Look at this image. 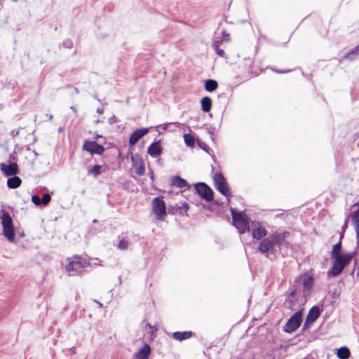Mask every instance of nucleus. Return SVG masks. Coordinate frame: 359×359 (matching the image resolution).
Returning <instances> with one entry per match:
<instances>
[{"instance_id": "nucleus-1", "label": "nucleus", "mask_w": 359, "mask_h": 359, "mask_svg": "<svg viewBox=\"0 0 359 359\" xmlns=\"http://www.w3.org/2000/svg\"><path fill=\"white\" fill-rule=\"evenodd\" d=\"M289 235L290 233L286 231L281 233L274 232L260 242L259 245V252L267 257L269 252L276 253L280 250L281 246L287 244L285 239Z\"/></svg>"}, {"instance_id": "nucleus-2", "label": "nucleus", "mask_w": 359, "mask_h": 359, "mask_svg": "<svg viewBox=\"0 0 359 359\" xmlns=\"http://www.w3.org/2000/svg\"><path fill=\"white\" fill-rule=\"evenodd\" d=\"M355 253V252H351L332 257L334 262L330 270L327 271V276L336 277L341 274L344 268L350 264Z\"/></svg>"}, {"instance_id": "nucleus-3", "label": "nucleus", "mask_w": 359, "mask_h": 359, "mask_svg": "<svg viewBox=\"0 0 359 359\" xmlns=\"http://www.w3.org/2000/svg\"><path fill=\"white\" fill-rule=\"evenodd\" d=\"M67 261L68 263L65 266V270L69 276L81 274L86 268L90 266V262L86 259L79 256L67 258Z\"/></svg>"}, {"instance_id": "nucleus-4", "label": "nucleus", "mask_w": 359, "mask_h": 359, "mask_svg": "<svg viewBox=\"0 0 359 359\" xmlns=\"http://www.w3.org/2000/svg\"><path fill=\"white\" fill-rule=\"evenodd\" d=\"M1 224L3 226V234L8 241L13 243L15 241V234L13 224V220L9 213H3L1 218Z\"/></svg>"}, {"instance_id": "nucleus-5", "label": "nucleus", "mask_w": 359, "mask_h": 359, "mask_svg": "<svg viewBox=\"0 0 359 359\" xmlns=\"http://www.w3.org/2000/svg\"><path fill=\"white\" fill-rule=\"evenodd\" d=\"M233 225L240 233H244L246 230H250L249 222L243 217L242 212H237L235 209H231Z\"/></svg>"}, {"instance_id": "nucleus-6", "label": "nucleus", "mask_w": 359, "mask_h": 359, "mask_svg": "<svg viewBox=\"0 0 359 359\" xmlns=\"http://www.w3.org/2000/svg\"><path fill=\"white\" fill-rule=\"evenodd\" d=\"M213 182L217 190L222 195L228 197L230 196V191L226 181L221 172H217L213 175Z\"/></svg>"}, {"instance_id": "nucleus-7", "label": "nucleus", "mask_w": 359, "mask_h": 359, "mask_svg": "<svg viewBox=\"0 0 359 359\" xmlns=\"http://www.w3.org/2000/svg\"><path fill=\"white\" fill-rule=\"evenodd\" d=\"M152 210L156 215V219L163 220L166 214L165 203L162 198L156 197L152 201Z\"/></svg>"}, {"instance_id": "nucleus-8", "label": "nucleus", "mask_w": 359, "mask_h": 359, "mask_svg": "<svg viewBox=\"0 0 359 359\" xmlns=\"http://www.w3.org/2000/svg\"><path fill=\"white\" fill-rule=\"evenodd\" d=\"M302 316L301 311L296 312L285 323L283 330L287 333L294 332L301 325Z\"/></svg>"}, {"instance_id": "nucleus-9", "label": "nucleus", "mask_w": 359, "mask_h": 359, "mask_svg": "<svg viewBox=\"0 0 359 359\" xmlns=\"http://www.w3.org/2000/svg\"><path fill=\"white\" fill-rule=\"evenodd\" d=\"M195 189L197 194L205 201L210 202L213 200V191L205 183H196L195 184Z\"/></svg>"}, {"instance_id": "nucleus-10", "label": "nucleus", "mask_w": 359, "mask_h": 359, "mask_svg": "<svg viewBox=\"0 0 359 359\" xmlns=\"http://www.w3.org/2000/svg\"><path fill=\"white\" fill-rule=\"evenodd\" d=\"M83 150L89 152L91 155H102L104 151V148L95 141L86 140L83 145Z\"/></svg>"}, {"instance_id": "nucleus-11", "label": "nucleus", "mask_w": 359, "mask_h": 359, "mask_svg": "<svg viewBox=\"0 0 359 359\" xmlns=\"http://www.w3.org/2000/svg\"><path fill=\"white\" fill-rule=\"evenodd\" d=\"M252 236L255 239L260 240L266 236L267 231L264 227L262 226V224L259 222L253 221L251 222L250 226Z\"/></svg>"}, {"instance_id": "nucleus-12", "label": "nucleus", "mask_w": 359, "mask_h": 359, "mask_svg": "<svg viewBox=\"0 0 359 359\" xmlns=\"http://www.w3.org/2000/svg\"><path fill=\"white\" fill-rule=\"evenodd\" d=\"M0 170L6 177L15 176L19 172V168L16 163L13 162L9 164L1 163Z\"/></svg>"}, {"instance_id": "nucleus-13", "label": "nucleus", "mask_w": 359, "mask_h": 359, "mask_svg": "<svg viewBox=\"0 0 359 359\" xmlns=\"http://www.w3.org/2000/svg\"><path fill=\"white\" fill-rule=\"evenodd\" d=\"M148 128H140L135 130L130 137L129 139V146L130 147H134V145L141 139L143 136H144L147 133H148Z\"/></svg>"}, {"instance_id": "nucleus-14", "label": "nucleus", "mask_w": 359, "mask_h": 359, "mask_svg": "<svg viewBox=\"0 0 359 359\" xmlns=\"http://www.w3.org/2000/svg\"><path fill=\"white\" fill-rule=\"evenodd\" d=\"M147 153L153 158L160 156L162 153V148L160 141L151 143L147 149Z\"/></svg>"}, {"instance_id": "nucleus-15", "label": "nucleus", "mask_w": 359, "mask_h": 359, "mask_svg": "<svg viewBox=\"0 0 359 359\" xmlns=\"http://www.w3.org/2000/svg\"><path fill=\"white\" fill-rule=\"evenodd\" d=\"M170 184L172 186L180 189H187L189 187V184L187 180L178 175L172 176L171 177Z\"/></svg>"}, {"instance_id": "nucleus-16", "label": "nucleus", "mask_w": 359, "mask_h": 359, "mask_svg": "<svg viewBox=\"0 0 359 359\" xmlns=\"http://www.w3.org/2000/svg\"><path fill=\"white\" fill-rule=\"evenodd\" d=\"M133 165L136 169V173L139 176H143L145 174V167L142 159L140 157L132 158Z\"/></svg>"}, {"instance_id": "nucleus-17", "label": "nucleus", "mask_w": 359, "mask_h": 359, "mask_svg": "<svg viewBox=\"0 0 359 359\" xmlns=\"http://www.w3.org/2000/svg\"><path fill=\"white\" fill-rule=\"evenodd\" d=\"M320 315V310L318 306H313L309 311V313L306 316L308 320H310V323H314L318 318Z\"/></svg>"}, {"instance_id": "nucleus-18", "label": "nucleus", "mask_w": 359, "mask_h": 359, "mask_svg": "<svg viewBox=\"0 0 359 359\" xmlns=\"http://www.w3.org/2000/svg\"><path fill=\"white\" fill-rule=\"evenodd\" d=\"M151 353V347L149 344H146L140 351L135 354L138 359H147Z\"/></svg>"}, {"instance_id": "nucleus-19", "label": "nucleus", "mask_w": 359, "mask_h": 359, "mask_svg": "<svg viewBox=\"0 0 359 359\" xmlns=\"http://www.w3.org/2000/svg\"><path fill=\"white\" fill-rule=\"evenodd\" d=\"M22 183L21 179L18 176H12L7 180V186L10 189H16L20 186Z\"/></svg>"}, {"instance_id": "nucleus-20", "label": "nucleus", "mask_w": 359, "mask_h": 359, "mask_svg": "<svg viewBox=\"0 0 359 359\" xmlns=\"http://www.w3.org/2000/svg\"><path fill=\"white\" fill-rule=\"evenodd\" d=\"M352 221L355 226L357 242L359 243V208L353 212Z\"/></svg>"}, {"instance_id": "nucleus-21", "label": "nucleus", "mask_w": 359, "mask_h": 359, "mask_svg": "<svg viewBox=\"0 0 359 359\" xmlns=\"http://www.w3.org/2000/svg\"><path fill=\"white\" fill-rule=\"evenodd\" d=\"M212 100L209 97H204L201 100V109L204 112H209L212 108Z\"/></svg>"}, {"instance_id": "nucleus-22", "label": "nucleus", "mask_w": 359, "mask_h": 359, "mask_svg": "<svg viewBox=\"0 0 359 359\" xmlns=\"http://www.w3.org/2000/svg\"><path fill=\"white\" fill-rule=\"evenodd\" d=\"M191 335V332H175L172 334V338L178 341H182L190 338Z\"/></svg>"}, {"instance_id": "nucleus-23", "label": "nucleus", "mask_w": 359, "mask_h": 359, "mask_svg": "<svg viewBox=\"0 0 359 359\" xmlns=\"http://www.w3.org/2000/svg\"><path fill=\"white\" fill-rule=\"evenodd\" d=\"M344 237V233H341L340 235L339 241L334 245L332 252H331V257H335V256L340 255V252L341 251V239Z\"/></svg>"}, {"instance_id": "nucleus-24", "label": "nucleus", "mask_w": 359, "mask_h": 359, "mask_svg": "<svg viewBox=\"0 0 359 359\" xmlns=\"http://www.w3.org/2000/svg\"><path fill=\"white\" fill-rule=\"evenodd\" d=\"M337 357L340 359H348L350 357L351 353L349 349L346 347H341L337 350Z\"/></svg>"}, {"instance_id": "nucleus-25", "label": "nucleus", "mask_w": 359, "mask_h": 359, "mask_svg": "<svg viewBox=\"0 0 359 359\" xmlns=\"http://www.w3.org/2000/svg\"><path fill=\"white\" fill-rule=\"evenodd\" d=\"M218 87V83L215 80L208 79L205 83V89L208 92L215 90Z\"/></svg>"}, {"instance_id": "nucleus-26", "label": "nucleus", "mask_w": 359, "mask_h": 359, "mask_svg": "<svg viewBox=\"0 0 359 359\" xmlns=\"http://www.w3.org/2000/svg\"><path fill=\"white\" fill-rule=\"evenodd\" d=\"M359 55V45L355 46L354 48H353L351 50H350L348 53H347L344 55V58L350 59V60H354L355 58V56Z\"/></svg>"}, {"instance_id": "nucleus-27", "label": "nucleus", "mask_w": 359, "mask_h": 359, "mask_svg": "<svg viewBox=\"0 0 359 359\" xmlns=\"http://www.w3.org/2000/svg\"><path fill=\"white\" fill-rule=\"evenodd\" d=\"M303 286L304 289L309 290H311L313 286V278L312 276H309L308 277L305 278L303 280Z\"/></svg>"}, {"instance_id": "nucleus-28", "label": "nucleus", "mask_w": 359, "mask_h": 359, "mask_svg": "<svg viewBox=\"0 0 359 359\" xmlns=\"http://www.w3.org/2000/svg\"><path fill=\"white\" fill-rule=\"evenodd\" d=\"M184 140L185 144L189 147H194L195 145V140L191 134H184Z\"/></svg>"}, {"instance_id": "nucleus-29", "label": "nucleus", "mask_w": 359, "mask_h": 359, "mask_svg": "<svg viewBox=\"0 0 359 359\" xmlns=\"http://www.w3.org/2000/svg\"><path fill=\"white\" fill-rule=\"evenodd\" d=\"M220 43H221V42H219V41H215L212 45L214 50H215L216 53L219 56H220L222 57H226L224 51L219 48Z\"/></svg>"}, {"instance_id": "nucleus-30", "label": "nucleus", "mask_w": 359, "mask_h": 359, "mask_svg": "<svg viewBox=\"0 0 359 359\" xmlns=\"http://www.w3.org/2000/svg\"><path fill=\"white\" fill-rule=\"evenodd\" d=\"M102 167L99 165H95L92 167L90 170H88V174H92L94 176H97L101 173Z\"/></svg>"}, {"instance_id": "nucleus-31", "label": "nucleus", "mask_w": 359, "mask_h": 359, "mask_svg": "<svg viewBox=\"0 0 359 359\" xmlns=\"http://www.w3.org/2000/svg\"><path fill=\"white\" fill-rule=\"evenodd\" d=\"M128 245H129V243H128V240L122 238L118 242L117 247L120 250H126L128 248Z\"/></svg>"}, {"instance_id": "nucleus-32", "label": "nucleus", "mask_w": 359, "mask_h": 359, "mask_svg": "<svg viewBox=\"0 0 359 359\" xmlns=\"http://www.w3.org/2000/svg\"><path fill=\"white\" fill-rule=\"evenodd\" d=\"M41 199V204L44 205H47L51 200V196L49 194H44Z\"/></svg>"}, {"instance_id": "nucleus-33", "label": "nucleus", "mask_w": 359, "mask_h": 359, "mask_svg": "<svg viewBox=\"0 0 359 359\" xmlns=\"http://www.w3.org/2000/svg\"><path fill=\"white\" fill-rule=\"evenodd\" d=\"M32 201L36 205H40L41 204V199L38 195H33L32 196Z\"/></svg>"}, {"instance_id": "nucleus-34", "label": "nucleus", "mask_w": 359, "mask_h": 359, "mask_svg": "<svg viewBox=\"0 0 359 359\" xmlns=\"http://www.w3.org/2000/svg\"><path fill=\"white\" fill-rule=\"evenodd\" d=\"M62 46L67 48H72L73 47V42L69 39H66L63 41Z\"/></svg>"}, {"instance_id": "nucleus-35", "label": "nucleus", "mask_w": 359, "mask_h": 359, "mask_svg": "<svg viewBox=\"0 0 359 359\" xmlns=\"http://www.w3.org/2000/svg\"><path fill=\"white\" fill-rule=\"evenodd\" d=\"M313 323H310V320H308V319L306 318V320L304 323L303 328H302L303 330H306V329L309 328Z\"/></svg>"}, {"instance_id": "nucleus-36", "label": "nucleus", "mask_w": 359, "mask_h": 359, "mask_svg": "<svg viewBox=\"0 0 359 359\" xmlns=\"http://www.w3.org/2000/svg\"><path fill=\"white\" fill-rule=\"evenodd\" d=\"M147 327H149L151 330V333H154L157 331V328L155 327L154 326H152L151 324L149 323H147Z\"/></svg>"}, {"instance_id": "nucleus-37", "label": "nucleus", "mask_w": 359, "mask_h": 359, "mask_svg": "<svg viewBox=\"0 0 359 359\" xmlns=\"http://www.w3.org/2000/svg\"><path fill=\"white\" fill-rule=\"evenodd\" d=\"M116 117L115 116H113L112 117H111L109 118V123L113 124L114 123H115L116 121Z\"/></svg>"}, {"instance_id": "nucleus-38", "label": "nucleus", "mask_w": 359, "mask_h": 359, "mask_svg": "<svg viewBox=\"0 0 359 359\" xmlns=\"http://www.w3.org/2000/svg\"><path fill=\"white\" fill-rule=\"evenodd\" d=\"M295 293H296V291L295 290H292L290 292L289 295H288V298L287 300H289V298L290 297H292L295 295Z\"/></svg>"}, {"instance_id": "nucleus-39", "label": "nucleus", "mask_w": 359, "mask_h": 359, "mask_svg": "<svg viewBox=\"0 0 359 359\" xmlns=\"http://www.w3.org/2000/svg\"><path fill=\"white\" fill-rule=\"evenodd\" d=\"M274 71L278 73H280V74L287 73V72H290V70H274Z\"/></svg>"}, {"instance_id": "nucleus-40", "label": "nucleus", "mask_w": 359, "mask_h": 359, "mask_svg": "<svg viewBox=\"0 0 359 359\" xmlns=\"http://www.w3.org/2000/svg\"><path fill=\"white\" fill-rule=\"evenodd\" d=\"M347 224H348V221L346 220L344 225L341 227L343 231H344L345 229L347 228Z\"/></svg>"}, {"instance_id": "nucleus-41", "label": "nucleus", "mask_w": 359, "mask_h": 359, "mask_svg": "<svg viewBox=\"0 0 359 359\" xmlns=\"http://www.w3.org/2000/svg\"><path fill=\"white\" fill-rule=\"evenodd\" d=\"M104 112V109L103 108H97V113L100 114H102Z\"/></svg>"}, {"instance_id": "nucleus-42", "label": "nucleus", "mask_w": 359, "mask_h": 359, "mask_svg": "<svg viewBox=\"0 0 359 359\" xmlns=\"http://www.w3.org/2000/svg\"><path fill=\"white\" fill-rule=\"evenodd\" d=\"M13 160H15V157H14V154H12L9 156V161H13Z\"/></svg>"}, {"instance_id": "nucleus-43", "label": "nucleus", "mask_w": 359, "mask_h": 359, "mask_svg": "<svg viewBox=\"0 0 359 359\" xmlns=\"http://www.w3.org/2000/svg\"><path fill=\"white\" fill-rule=\"evenodd\" d=\"M71 109L75 113V114H77V109L74 106H72L71 107Z\"/></svg>"}, {"instance_id": "nucleus-44", "label": "nucleus", "mask_w": 359, "mask_h": 359, "mask_svg": "<svg viewBox=\"0 0 359 359\" xmlns=\"http://www.w3.org/2000/svg\"><path fill=\"white\" fill-rule=\"evenodd\" d=\"M94 138L95 139L102 138V136L98 134H96V135L94 136Z\"/></svg>"}, {"instance_id": "nucleus-45", "label": "nucleus", "mask_w": 359, "mask_h": 359, "mask_svg": "<svg viewBox=\"0 0 359 359\" xmlns=\"http://www.w3.org/2000/svg\"><path fill=\"white\" fill-rule=\"evenodd\" d=\"M150 178L151 180L153 181L154 179V174H153V171H151L150 172Z\"/></svg>"}, {"instance_id": "nucleus-46", "label": "nucleus", "mask_w": 359, "mask_h": 359, "mask_svg": "<svg viewBox=\"0 0 359 359\" xmlns=\"http://www.w3.org/2000/svg\"><path fill=\"white\" fill-rule=\"evenodd\" d=\"M95 302L98 304L99 307H102V304L100 303V302H97V300H95Z\"/></svg>"}, {"instance_id": "nucleus-47", "label": "nucleus", "mask_w": 359, "mask_h": 359, "mask_svg": "<svg viewBox=\"0 0 359 359\" xmlns=\"http://www.w3.org/2000/svg\"><path fill=\"white\" fill-rule=\"evenodd\" d=\"M225 39L224 40H229V34H226L225 36H224Z\"/></svg>"}, {"instance_id": "nucleus-48", "label": "nucleus", "mask_w": 359, "mask_h": 359, "mask_svg": "<svg viewBox=\"0 0 359 359\" xmlns=\"http://www.w3.org/2000/svg\"><path fill=\"white\" fill-rule=\"evenodd\" d=\"M48 116L49 120H52L53 118L52 114H49V115H48Z\"/></svg>"}, {"instance_id": "nucleus-49", "label": "nucleus", "mask_w": 359, "mask_h": 359, "mask_svg": "<svg viewBox=\"0 0 359 359\" xmlns=\"http://www.w3.org/2000/svg\"><path fill=\"white\" fill-rule=\"evenodd\" d=\"M184 208H185L186 210H187V209H188V208H189V207H188V204H187V203H184Z\"/></svg>"}, {"instance_id": "nucleus-50", "label": "nucleus", "mask_w": 359, "mask_h": 359, "mask_svg": "<svg viewBox=\"0 0 359 359\" xmlns=\"http://www.w3.org/2000/svg\"><path fill=\"white\" fill-rule=\"evenodd\" d=\"M74 91H75L76 93H79V89L77 88H74Z\"/></svg>"}, {"instance_id": "nucleus-51", "label": "nucleus", "mask_w": 359, "mask_h": 359, "mask_svg": "<svg viewBox=\"0 0 359 359\" xmlns=\"http://www.w3.org/2000/svg\"><path fill=\"white\" fill-rule=\"evenodd\" d=\"M94 97H95V99H97L100 102H101V100H100V99H98V98H97V96L96 95H94Z\"/></svg>"}, {"instance_id": "nucleus-52", "label": "nucleus", "mask_w": 359, "mask_h": 359, "mask_svg": "<svg viewBox=\"0 0 359 359\" xmlns=\"http://www.w3.org/2000/svg\"><path fill=\"white\" fill-rule=\"evenodd\" d=\"M167 126H168V124H165L164 126H163V129H166Z\"/></svg>"}, {"instance_id": "nucleus-53", "label": "nucleus", "mask_w": 359, "mask_h": 359, "mask_svg": "<svg viewBox=\"0 0 359 359\" xmlns=\"http://www.w3.org/2000/svg\"><path fill=\"white\" fill-rule=\"evenodd\" d=\"M34 155L37 156L38 154L36 151H34Z\"/></svg>"}]
</instances>
